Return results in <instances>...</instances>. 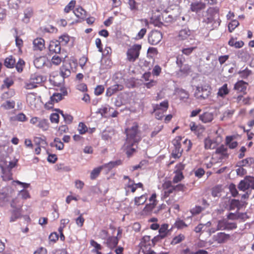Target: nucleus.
<instances>
[{
    "mask_svg": "<svg viewBox=\"0 0 254 254\" xmlns=\"http://www.w3.org/2000/svg\"><path fill=\"white\" fill-rule=\"evenodd\" d=\"M163 190V198L166 199L171 194L179 191H185L186 190V187L183 184H178L175 185L171 181H166L162 184Z\"/></svg>",
    "mask_w": 254,
    "mask_h": 254,
    "instance_id": "obj_1",
    "label": "nucleus"
},
{
    "mask_svg": "<svg viewBox=\"0 0 254 254\" xmlns=\"http://www.w3.org/2000/svg\"><path fill=\"white\" fill-rule=\"evenodd\" d=\"M125 132L127 139L124 145L127 148L132 147L134 143L140 141L141 134L138 128H127Z\"/></svg>",
    "mask_w": 254,
    "mask_h": 254,
    "instance_id": "obj_2",
    "label": "nucleus"
},
{
    "mask_svg": "<svg viewBox=\"0 0 254 254\" xmlns=\"http://www.w3.org/2000/svg\"><path fill=\"white\" fill-rule=\"evenodd\" d=\"M152 243L150 236H144L141 239L139 245V254H155V252L152 249V247H153Z\"/></svg>",
    "mask_w": 254,
    "mask_h": 254,
    "instance_id": "obj_3",
    "label": "nucleus"
},
{
    "mask_svg": "<svg viewBox=\"0 0 254 254\" xmlns=\"http://www.w3.org/2000/svg\"><path fill=\"white\" fill-rule=\"evenodd\" d=\"M142 46L140 44H135L130 46L127 51V61L133 63L139 58Z\"/></svg>",
    "mask_w": 254,
    "mask_h": 254,
    "instance_id": "obj_4",
    "label": "nucleus"
},
{
    "mask_svg": "<svg viewBox=\"0 0 254 254\" xmlns=\"http://www.w3.org/2000/svg\"><path fill=\"white\" fill-rule=\"evenodd\" d=\"M169 108L168 101L166 100L160 103L153 105V113L155 118L159 120H161L164 117V113Z\"/></svg>",
    "mask_w": 254,
    "mask_h": 254,
    "instance_id": "obj_5",
    "label": "nucleus"
},
{
    "mask_svg": "<svg viewBox=\"0 0 254 254\" xmlns=\"http://www.w3.org/2000/svg\"><path fill=\"white\" fill-rule=\"evenodd\" d=\"M217 230L231 231L237 228V224L235 222H229L227 218H223L217 221Z\"/></svg>",
    "mask_w": 254,
    "mask_h": 254,
    "instance_id": "obj_6",
    "label": "nucleus"
},
{
    "mask_svg": "<svg viewBox=\"0 0 254 254\" xmlns=\"http://www.w3.org/2000/svg\"><path fill=\"white\" fill-rule=\"evenodd\" d=\"M227 149L224 145L218 147L215 152L213 154L212 160H215L216 162H221L223 159L228 157Z\"/></svg>",
    "mask_w": 254,
    "mask_h": 254,
    "instance_id": "obj_7",
    "label": "nucleus"
},
{
    "mask_svg": "<svg viewBox=\"0 0 254 254\" xmlns=\"http://www.w3.org/2000/svg\"><path fill=\"white\" fill-rule=\"evenodd\" d=\"M43 81V77L38 74L31 75L29 81L26 82L25 88L27 89H32L37 87V84L41 83Z\"/></svg>",
    "mask_w": 254,
    "mask_h": 254,
    "instance_id": "obj_8",
    "label": "nucleus"
},
{
    "mask_svg": "<svg viewBox=\"0 0 254 254\" xmlns=\"http://www.w3.org/2000/svg\"><path fill=\"white\" fill-rule=\"evenodd\" d=\"M34 145L36 146L35 148V153L37 155H39L41 151V148H46L48 146V143L46 141V138L43 136L41 137H35L33 139Z\"/></svg>",
    "mask_w": 254,
    "mask_h": 254,
    "instance_id": "obj_9",
    "label": "nucleus"
},
{
    "mask_svg": "<svg viewBox=\"0 0 254 254\" xmlns=\"http://www.w3.org/2000/svg\"><path fill=\"white\" fill-rule=\"evenodd\" d=\"M211 91L210 89L205 86L197 87L194 93V96L198 99H205L208 97L210 95Z\"/></svg>",
    "mask_w": 254,
    "mask_h": 254,
    "instance_id": "obj_10",
    "label": "nucleus"
},
{
    "mask_svg": "<svg viewBox=\"0 0 254 254\" xmlns=\"http://www.w3.org/2000/svg\"><path fill=\"white\" fill-rule=\"evenodd\" d=\"M138 188H140L144 190L143 185L142 183H135L134 181L128 182L125 186L126 195H127L130 192L134 193Z\"/></svg>",
    "mask_w": 254,
    "mask_h": 254,
    "instance_id": "obj_11",
    "label": "nucleus"
},
{
    "mask_svg": "<svg viewBox=\"0 0 254 254\" xmlns=\"http://www.w3.org/2000/svg\"><path fill=\"white\" fill-rule=\"evenodd\" d=\"M162 39V33L157 30H152L148 36V42L152 45L158 44Z\"/></svg>",
    "mask_w": 254,
    "mask_h": 254,
    "instance_id": "obj_12",
    "label": "nucleus"
},
{
    "mask_svg": "<svg viewBox=\"0 0 254 254\" xmlns=\"http://www.w3.org/2000/svg\"><path fill=\"white\" fill-rule=\"evenodd\" d=\"M230 235L224 232H219L213 235V240L218 244H224L230 239Z\"/></svg>",
    "mask_w": 254,
    "mask_h": 254,
    "instance_id": "obj_13",
    "label": "nucleus"
},
{
    "mask_svg": "<svg viewBox=\"0 0 254 254\" xmlns=\"http://www.w3.org/2000/svg\"><path fill=\"white\" fill-rule=\"evenodd\" d=\"M254 177H246L244 180H242L238 185V189L240 190L245 191L250 187H252V183L254 182Z\"/></svg>",
    "mask_w": 254,
    "mask_h": 254,
    "instance_id": "obj_14",
    "label": "nucleus"
},
{
    "mask_svg": "<svg viewBox=\"0 0 254 254\" xmlns=\"http://www.w3.org/2000/svg\"><path fill=\"white\" fill-rule=\"evenodd\" d=\"M45 48V42L42 38H37L33 41V49L35 51H42Z\"/></svg>",
    "mask_w": 254,
    "mask_h": 254,
    "instance_id": "obj_15",
    "label": "nucleus"
},
{
    "mask_svg": "<svg viewBox=\"0 0 254 254\" xmlns=\"http://www.w3.org/2000/svg\"><path fill=\"white\" fill-rule=\"evenodd\" d=\"M206 7V4L200 1L192 2L190 5V10L192 12L198 13Z\"/></svg>",
    "mask_w": 254,
    "mask_h": 254,
    "instance_id": "obj_16",
    "label": "nucleus"
},
{
    "mask_svg": "<svg viewBox=\"0 0 254 254\" xmlns=\"http://www.w3.org/2000/svg\"><path fill=\"white\" fill-rule=\"evenodd\" d=\"M30 123L33 125L38 126V127H45L48 125V120L46 119L34 117L30 119Z\"/></svg>",
    "mask_w": 254,
    "mask_h": 254,
    "instance_id": "obj_17",
    "label": "nucleus"
},
{
    "mask_svg": "<svg viewBox=\"0 0 254 254\" xmlns=\"http://www.w3.org/2000/svg\"><path fill=\"white\" fill-rule=\"evenodd\" d=\"M13 191L10 192H0V206L3 207L9 201L12 196Z\"/></svg>",
    "mask_w": 254,
    "mask_h": 254,
    "instance_id": "obj_18",
    "label": "nucleus"
},
{
    "mask_svg": "<svg viewBox=\"0 0 254 254\" xmlns=\"http://www.w3.org/2000/svg\"><path fill=\"white\" fill-rule=\"evenodd\" d=\"M248 83L242 80H238L234 86V90L238 92L243 93L244 94L246 93V90Z\"/></svg>",
    "mask_w": 254,
    "mask_h": 254,
    "instance_id": "obj_19",
    "label": "nucleus"
},
{
    "mask_svg": "<svg viewBox=\"0 0 254 254\" xmlns=\"http://www.w3.org/2000/svg\"><path fill=\"white\" fill-rule=\"evenodd\" d=\"M124 86L122 84H115L111 86L106 90V95L110 97L117 92L122 91L124 89Z\"/></svg>",
    "mask_w": 254,
    "mask_h": 254,
    "instance_id": "obj_20",
    "label": "nucleus"
},
{
    "mask_svg": "<svg viewBox=\"0 0 254 254\" xmlns=\"http://www.w3.org/2000/svg\"><path fill=\"white\" fill-rule=\"evenodd\" d=\"M26 102L31 109H34L37 108L38 100L35 94L33 93L28 94L26 96Z\"/></svg>",
    "mask_w": 254,
    "mask_h": 254,
    "instance_id": "obj_21",
    "label": "nucleus"
},
{
    "mask_svg": "<svg viewBox=\"0 0 254 254\" xmlns=\"http://www.w3.org/2000/svg\"><path fill=\"white\" fill-rule=\"evenodd\" d=\"M119 241V239L117 236H110L106 239L105 244L111 250H113L115 248Z\"/></svg>",
    "mask_w": 254,
    "mask_h": 254,
    "instance_id": "obj_22",
    "label": "nucleus"
},
{
    "mask_svg": "<svg viewBox=\"0 0 254 254\" xmlns=\"http://www.w3.org/2000/svg\"><path fill=\"white\" fill-rule=\"evenodd\" d=\"M49 50L51 54L60 53L61 50V46L58 40L52 41L50 42Z\"/></svg>",
    "mask_w": 254,
    "mask_h": 254,
    "instance_id": "obj_23",
    "label": "nucleus"
},
{
    "mask_svg": "<svg viewBox=\"0 0 254 254\" xmlns=\"http://www.w3.org/2000/svg\"><path fill=\"white\" fill-rule=\"evenodd\" d=\"M214 115L213 113L206 112L200 115L199 117V120L204 123H208L212 122L213 120Z\"/></svg>",
    "mask_w": 254,
    "mask_h": 254,
    "instance_id": "obj_24",
    "label": "nucleus"
},
{
    "mask_svg": "<svg viewBox=\"0 0 254 254\" xmlns=\"http://www.w3.org/2000/svg\"><path fill=\"white\" fill-rule=\"evenodd\" d=\"M47 61V58L46 56H40L34 60V64L37 68H40L46 64Z\"/></svg>",
    "mask_w": 254,
    "mask_h": 254,
    "instance_id": "obj_25",
    "label": "nucleus"
},
{
    "mask_svg": "<svg viewBox=\"0 0 254 254\" xmlns=\"http://www.w3.org/2000/svg\"><path fill=\"white\" fill-rule=\"evenodd\" d=\"M230 90L228 88V84L225 83L222 87L219 88L217 93V96L224 98L229 93Z\"/></svg>",
    "mask_w": 254,
    "mask_h": 254,
    "instance_id": "obj_26",
    "label": "nucleus"
},
{
    "mask_svg": "<svg viewBox=\"0 0 254 254\" xmlns=\"http://www.w3.org/2000/svg\"><path fill=\"white\" fill-rule=\"evenodd\" d=\"M182 139V137L181 136H177L173 140L172 143L174 145V149L183 152L184 150L181 143Z\"/></svg>",
    "mask_w": 254,
    "mask_h": 254,
    "instance_id": "obj_27",
    "label": "nucleus"
},
{
    "mask_svg": "<svg viewBox=\"0 0 254 254\" xmlns=\"http://www.w3.org/2000/svg\"><path fill=\"white\" fill-rule=\"evenodd\" d=\"M34 14L33 9L31 7L26 8L24 11V17L23 21L27 23L29 22L30 18H31Z\"/></svg>",
    "mask_w": 254,
    "mask_h": 254,
    "instance_id": "obj_28",
    "label": "nucleus"
},
{
    "mask_svg": "<svg viewBox=\"0 0 254 254\" xmlns=\"http://www.w3.org/2000/svg\"><path fill=\"white\" fill-rule=\"evenodd\" d=\"M23 202H22L20 199L18 197H15L12 199L10 202V206L12 208L14 209H21L22 210V207L23 206Z\"/></svg>",
    "mask_w": 254,
    "mask_h": 254,
    "instance_id": "obj_29",
    "label": "nucleus"
},
{
    "mask_svg": "<svg viewBox=\"0 0 254 254\" xmlns=\"http://www.w3.org/2000/svg\"><path fill=\"white\" fill-rule=\"evenodd\" d=\"M112 108L110 107L108 105L102 106L100 108L98 109L97 113L100 114L102 117L107 118L109 117L108 112Z\"/></svg>",
    "mask_w": 254,
    "mask_h": 254,
    "instance_id": "obj_30",
    "label": "nucleus"
},
{
    "mask_svg": "<svg viewBox=\"0 0 254 254\" xmlns=\"http://www.w3.org/2000/svg\"><path fill=\"white\" fill-rule=\"evenodd\" d=\"M169 225L168 224H163L161 225L159 228V235L161 236V239H164L165 238L169 232Z\"/></svg>",
    "mask_w": 254,
    "mask_h": 254,
    "instance_id": "obj_31",
    "label": "nucleus"
},
{
    "mask_svg": "<svg viewBox=\"0 0 254 254\" xmlns=\"http://www.w3.org/2000/svg\"><path fill=\"white\" fill-rule=\"evenodd\" d=\"M73 12L75 16L79 19L84 20L86 16V11L81 6H78Z\"/></svg>",
    "mask_w": 254,
    "mask_h": 254,
    "instance_id": "obj_32",
    "label": "nucleus"
},
{
    "mask_svg": "<svg viewBox=\"0 0 254 254\" xmlns=\"http://www.w3.org/2000/svg\"><path fill=\"white\" fill-rule=\"evenodd\" d=\"M216 146V142L209 138H207L204 140V147L206 149H214Z\"/></svg>",
    "mask_w": 254,
    "mask_h": 254,
    "instance_id": "obj_33",
    "label": "nucleus"
},
{
    "mask_svg": "<svg viewBox=\"0 0 254 254\" xmlns=\"http://www.w3.org/2000/svg\"><path fill=\"white\" fill-rule=\"evenodd\" d=\"M228 45L236 48H241L244 45V43L241 40L236 41L234 38H231L228 42Z\"/></svg>",
    "mask_w": 254,
    "mask_h": 254,
    "instance_id": "obj_34",
    "label": "nucleus"
},
{
    "mask_svg": "<svg viewBox=\"0 0 254 254\" xmlns=\"http://www.w3.org/2000/svg\"><path fill=\"white\" fill-rule=\"evenodd\" d=\"M191 31L188 29H184L181 30L179 32V38L180 40H184L187 39L190 35Z\"/></svg>",
    "mask_w": 254,
    "mask_h": 254,
    "instance_id": "obj_35",
    "label": "nucleus"
},
{
    "mask_svg": "<svg viewBox=\"0 0 254 254\" xmlns=\"http://www.w3.org/2000/svg\"><path fill=\"white\" fill-rule=\"evenodd\" d=\"M15 64V60L12 56L6 58L4 62V65L7 68H13Z\"/></svg>",
    "mask_w": 254,
    "mask_h": 254,
    "instance_id": "obj_36",
    "label": "nucleus"
},
{
    "mask_svg": "<svg viewBox=\"0 0 254 254\" xmlns=\"http://www.w3.org/2000/svg\"><path fill=\"white\" fill-rule=\"evenodd\" d=\"M104 166H102L94 168L90 173V179L92 180L96 179L99 176Z\"/></svg>",
    "mask_w": 254,
    "mask_h": 254,
    "instance_id": "obj_37",
    "label": "nucleus"
},
{
    "mask_svg": "<svg viewBox=\"0 0 254 254\" xmlns=\"http://www.w3.org/2000/svg\"><path fill=\"white\" fill-rule=\"evenodd\" d=\"M174 174L175 175L171 181L174 184H176L181 182L185 178L183 173H174Z\"/></svg>",
    "mask_w": 254,
    "mask_h": 254,
    "instance_id": "obj_38",
    "label": "nucleus"
},
{
    "mask_svg": "<svg viewBox=\"0 0 254 254\" xmlns=\"http://www.w3.org/2000/svg\"><path fill=\"white\" fill-rule=\"evenodd\" d=\"M71 72L69 68L63 64L60 68V74L64 77H67L70 75Z\"/></svg>",
    "mask_w": 254,
    "mask_h": 254,
    "instance_id": "obj_39",
    "label": "nucleus"
},
{
    "mask_svg": "<svg viewBox=\"0 0 254 254\" xmlns=\"http://www.w3.org/2000/svg\"><path fill=\"white\" fill-rule=\"evenodd\" d=\"M147 197L146 194H142L140 196L134 198V204L136 205L143 204L147 200Z\"/></svg>",
    "mask_w": 254,
    "mask_h": 254,
    "instance_id": "obj_40",
    "label": "nucleus"
},
{
    "mask_svg": "<svg viewBox=\"0 0 254 254\" xmlns=\"http://www.w3.org/2000/svg\"><path fill=\"white\" fill-rule=\"evenodd\" d=\"M185 239V236L184 234H180L174 237L172 241L171 244L172 245H176L183 242Z\"/></svg>",
    "mask_w": 254,
    "mask_h": 254,
    "instance_id": "obj_41",
    "label": "nucleus"
},
{
    "mask_svg": "<svg viewBox=\"0 0 254 254\" xmlns=\"http://www.w3.org/2000/svg\"><path fill=\"white\" fill-rule=\"evenodd\" d=\"M233 140V138L231 136H227L226 138V143L231 149H234L238 145V142Z\"/></svg>",
    "mask_w": 254,
    "mask_h": 254,
    "instance_id": "obj_42",
    "label": "nucleus"
},
{
    "mask_svg": "<svg viewBox=\"0 0 254 254\" xmlns=\"http://www.w3.org/2000/svg\"><path fill=\"white\" fill-rule=\"evenodd\" d=\"M22 210L14 209L12 211V215L10 218V222H12L21 217V213Z\"/></svg>",
    "mask_w": 254,
    "mask_h": 254,
    "instance_id": "obj_43",
    "label": "nucleus"
},
{
    "mask_svg": "<svg viewBox=\"0 0 254 254\" xmlns=\"http://www.w3.org/2000/svg\"><path fill=\"white\" fill-rule=\"evenodd\" d=\"M15 105L14 101H6L1 105V107L5 110H10L13 109Z\"/></svg>",
    "mask_w": 254,
    "mask_h": 254,
    "instance_id": "obj_44",
    "label": "nucleus"
},
{
    "mask_svg": "<svg viewBox=\"0 0 254 254\" xmlns=\"http://www.w3.org/2000/svg\"><path fill=\"white\" fill-rule=\"evenodd\" d=\"M242 207V205L239 200L234 199L231 201L230 204V209L231 210H233L235 208H237L239 210Z\"/></svg>",
    "mask_w": 254,
    "mask_h": 254,
    "instance_id": "obj_45",
    "label": "nucleus"
},
{
    "mask_svg": "<svg viewBox=\"0 0 254 254\" xmlns=\"http://www.w3.org/2000/svg\"><path fill=\"white\" fill-rule=\"evenodd\" d=\"M128 4L130 10L136 12L138 10V4L135 0H128Z\"/></svg>",
    "mask_w": 254,
    "mask_h": 254,
    "instance_id": "obj_46",
    "label": "nucleus"
},
{
    "mask_svg": "<svg viewBox=\"0 0 254 254\" xmlns=\"http://www.w3.org/2000/svg\"><path fill=\"white\" fill-rule=\"evenodd\" d=\"M174 226L178 229H183L187 227L188 225L183 220L178 219L174 223Z\"/></svg>",
    "mask_w": 254,
    "mask_h": 254,
    "instance_id": "obj_47",
    "label": "nucleus"
},
{
    "mask_svg": "<svg viewBox=\"0 0 254 254\" xmlns=\"http://www.w3.org/2000/svg\"><path fill=\"white\" fill-rule=\"evenodd\" d=\"M90 243L91 246L94 248L92 250V252L96 253V254H97L98 252H100V251L102 250V246L101 245L93 240H91Z\"/></svg>",
    "mask_w": 254,
    "mask_h": 254,
    "instance_id": "obj_48",
    "label": "nucleus"
},
{
    "mask_svg": "<svg viewBox=\"0 0 254 254\" xmlns=\"http://www.w3.org/2000/svg\"><path fill=\"white\" fill-rule=\"evenodd\" d=\"M191 146L192 143L190 140L188 139H186L183 142V144H182V147H183V150H185L187 152L190 150Z\"/></svg>",
    "mask_w": 254,
    "mask_h": 254,
    "instance_id": "obj_49",
    "label": "nucleus"
},
{
    "mask_svg": "<svg viewBox=\"0 0 254 254\" xmlns=\"http://www.w3.org/2000/svg\"><path fill=\"white\" fill-rule=\"evenodd\" d=\"M122 164V161L121 160H117L116 161H111L108 163L105 164L102 166H104V168L107 167L109 169H111L114 167L118 165H120Z\"/></svg>",
    "mask_w": 254,
    "mask_h": 254,
    "instance_id": "obj_50",
    "label": "nucleus"
},
{
    "mask_svg": "<svg viewBox=\"0 0 254 254\" xmlns=\"http://www.w3.org/2000/svg\"><path fill=\"white\" fill-rule=\"evenodd\" d=\"M239 25V22L237 20H232L228 24V30L229 32H232Z\"/></svg>",
    "mask_w": 254,
    "mask_h": 254,
    "instance_id": "obj_51",
    "label": "nucleus"
},
{
    "mask_svg": "<svg viewBox=\"0 0 254 254\" xmlns=\"http://www.w3.org/2000/svg\"><path fill=\"white\" fill-rule=\"evenodd\" d=\"M69 41V37L67 34H63L59 37L58 42L63 45H66Z\"/></svg>",
    "mask_w": 254,
    "mask_h": 254,
    "instance_id": "obj_52",
    "label": "nucleus"
},
{
    "mask_svg": "<svg viewBox=\"0 0 254 254\" xmlns=\"http://www.w3.org/2000/svg\"><path fill=\"white\" fill-rule=\"evenodd\" d=\"M251 73V70L248 68H246L244 70L238 71V74L240 75V76L244 79L247 78Z\"/></svg>",
    "mask_w": 254,
    "mask_h": 254,
    "instance_id": "obj_53",
    "label": "nucleus"
},
{
    "mask_svg": "<svg viewBox=\"0 0 254 254\" xmlns=\"http://www.w3.org/2000/svg\"><path fill=\"white\" fill-rule=\"evenodd\" d=\"M204 208L200 206H195L190 209V212L192 215H196L200 213Z\"/></svg>",
    "mask_w": 254,
    "mask_h": 254,
    "instance_id": "obj_54",
    "label": "nucleus"
},
{
    "mask_svg": "<svg viewBox=\"0 0 254 254\" xmlns=\"http://www.w3.org/2000/svg\"><path fill=\"white\" fill-rule=\"evenodd\" d=\"M186 164L183 163L182 162H180L175 166L173 173H183V171L184 170Z\"/></svg>",
    "mask_w": 254,
    "mask_h": 254,
    "instance_id": "obj_55",
    "label": "nucleus"
},
{
    "mask_svg": "<svg viewBox=\"0 0 254 254\" xmlns=\"http://www.w3.org/2000/svg\"><path fill=\"white\" fill-rule=\"evenodd\" d=\"M60 113L63 117L64 121L66 124H69L72 122L73 117L72 116L67 114H64L62 111H61Z\"/></svg>",
    "mask_w": 254,
    "mask_h": 254,
    "instance_id": "obj_56",
    "label": "nucleus"
},
{
    "mask_svg": "<svg viewBox=\"0 0 254 254\" xmlns=\"http://www.w3.org/2000/svg\"><path fill=\"white\" fill-rule=\"evenodd\" d=\"M76 4V1L74 0H71L68 4L64 7V11L65 13H68L72 10Z\"/></svg>",
    "mask_w": 254,
    "mask_h": 254,
    "instance_id": "obj_57",
    "label": "nucleus"
},
{
    "mask_svg": "<svg viewBox=\"0 0 254 254\" xmlns=\"http://www.w3.org/2000/svg\"><path fill=\"white\" fill-rule=\"evenodd\" d=\"M55 146L58 150H63L64 148V144L59 138L56 137L54 139Z\"/></svg>",
    "mask_w": 254,
    "mask_h": 254,
    "instance_id": "obj_58",
    "label": "nucleus"
},
{
    "mask_svg": "<svg viewBox=\"0 0 254 254\" xmlns=\"http://www.w3.org/2000/svg\"><path fill=\"white\" fill-rule=\"evenodd\" d=\"M62 61V58L58 55L54 56L51 59V63L55 65H60Z\"/></svg>",
    "mask_w": 254,
    "mask_h": 254,
    "instance_id": "obj_59",
    "label": "nucleus"
},
{
    "mask_svg": "<svg viewBox=\"0 0 254 254\" xmlns=\"http://www.w3.org/2000/svg\"><path fill=\"white\" fill-rule=\"evenodd\" d=\"M15 65L17 70L18 72H21L25 65V62L23 60L20 59Z\"/></svg>",
    "mask_w": 254,
    "mask_h": 254,
    "instance_id": "obj_60",
    "label": "nucleus"
},
{
    "mask_svg": "<svg viewBox=\"0 0 254 254\" xmlns=\"http://www.w3.org/2000/svg\"><path fill=\"white\" fill-rule=\"evenodd\" d=\"M105 88L103 85H97L95 88L94 94L96 96H99L101 95L104 91Z\"/></svg>",
    "mask_w": 254,
    "mask_h": 254,
    "instance_id": "obj_61",
    "label": "nucleus"
},
{
    "mask_svg": "<svg viewBox=\"0 0 254 254\" xmlns=\"http://www.w3.org/2000/svg\"><path fill=\"white\" fill-rule=\"evenodd\" d=\"M207 12L211 15L218 14L219 12V8L218 7H210L207 9Z\"/></svg>",
    "mask_w": 254,
    "mask_h": 254,
    "instance_id": "obj_62",
    "label": "nucleus"
},
{
    "mask_svg": "<svg viewBox=\"0 0 254 254\" xmlns=\"http://www.w3.org/2000/svg\"><path fill=\"white\" fill-rule=\"evenodd\" d=\"M195 177L198 178H201L205 174V171L201 168H199L195 170L194 172Z\"/></svg>",
    "mask_w": 254,
    "mask_h": 254,
    "instance_id": "obj_63",
    "label": "nucleus"
},
{
    "mask_svg": "<svg viewBox=\"0 0 254 254\" xmlns=\"http://www.w3.org/2000/svg\"><path fill=\"white\" fill-rule=\"evenodd\" d=\"M185 61V58L183 55H178L177 57L176 63L179 67L180 68L183 66V64Z\"/></svg>",
    "mask_w": 254,
    "mask_h": 254,
    "instance_id": "obj_64",
    "label": "nucleus"
}]
</instances>
